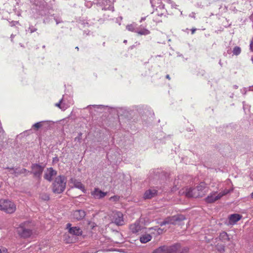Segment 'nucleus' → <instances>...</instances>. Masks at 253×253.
<instances>
[{
	"instance_id": "f257e3e1",
	"label": "nucleus",
	"mask_w": 253,
	"mask_h": 253,
	"mask_svg": "<svg viewBox=\"0 0 253 253\" xmlns=\"http://www.w3.org/2000/svg\"><path fill=\"white\" fill-rule=\"evenodd\" d=\"M149 188L147 190H162L167 188L166 186L171 185L167 173L160 170H153L148 178Z\"/></svg>"
},
{
	"instance_id": "f03ea898",
	"label": "nucleus",
	"mask_w": 253,
	"mask_h": 253,
	"mask_svg": "<svg viewBox=\"0 0 253 253\" xmlns=\"http://www.w3.org/2000/svg\"><path fill=\"white\" fill-rule=\"evenodd\" d=\"M34 229V224L32 222L25 221L19 225L16 232L21 238L26 239L33 235Z\"/></svg>"
},
{
	"instance_id": "7ed1b4c3",
	"label": "nucleus",
	"mask_w": 253,
	"mask_h": 253,
	"mask_svg": "<svg viewBox=\"0 0 253 253\" xmlns=\"http://www.w3.org/2000/svg\"><path fill=\"white\" fill-rule=\"evenodd\" d=\"M16 210V206L12 201L8 199H0V211L8 214L14 213Z\"/></svg>"
},
{
	"instance_id": "20e7f679",
	"label": "nucleus",
	"mask_w": 253,
	"mask_h": 253,
	"mask_svg": "<svg viewBox=\"0 0 253 253\" xmlns=\"http://www.w3.org/2000/svg\"><path fill=\"white\" fill-rule=\"evenodd\" d=\"M180 249L179 244H175L171 246H161L154 250L152 253H176Z\"/></svg>"
},
{
	"instance_id": "39448f33",
	"label": "nucleus",
	"mask_w": 253,
	"mask_h": 253,
	"mask_svg": "<svg viewBox=\"0 0 253 253\" xmlns=\"http://www.w3.org/2000/svg\"><path fill=\"white\" fill-rule=\"evenodd\" d=\"M67 178L63 175H60L55 177L53 185V190H65L66 186Z\"/></svg>"
},
{
	"instance_id": "423d86ee",
	"label": "nucleus",
	"mask_w": 253,
	"mask_h": 253,
	"mask_svg": "<svg viewBox=\"0 0 253 253\" xmlns=\"http://www.w3.org/2000/svg\"><path fill=\"white\" fill-rule=\"evenodd\" d=\"M129 229L133 233L139 234L145 232V227L143 222L137 220L135 223L130 225Z\"/></svg>"
},
{
	"instance_id": "0eeeda50",
	"label": "nucleus",
	"mask_w": 253,
	"mask_h": 253,
	"mask_svg": "<svg viewBox=\"0 0 253 253\" xmlns=\"http://www.w3.org/2000/svg\"><path fill=\"white\" fill-rule=\"evenodd\" d=\"M185 219V217L183 215H176L166 218L164 221L160 223L161 226L166 224H176L179 222Z\"/></svg>"
},
{
	"instance_id": "6e6552de",
	"label": "nucleus",
	"mask_w": 253,
	"mask_h": 253,
	"mask_svg": "<svg viewBox=\"0 0 253 253\" xmlns=\"http://www.w3.org/2000/svg\"><path fill=\"white\" fill-rule=\"evenodd\" d=\"M227 193L225 191L218 193L217 191H213L208 195L205 200L207 203H212L220 199L223 195L227 194Z\"/></svg>"
},
{
	"instance_id": "1a4fd4ad",
	"label": "nucleus",
	"mask_w": 253,
	"mask_h": 253,
	"mask_svg": "<svg viewBox=\"0 0 253 253\" xmlns=\"http://www.w3.org/2000/svg\"><path fill=\"white\" fill-rule=\"evenodd\" d=\"M32 170L30 171L29 173H32L34 177L37 178H41L43 169L44 166L39 164H33L31 166Z\"/></svg>"
},
{
	"instance_id": "9d476101",
	"label": "nucleus",
	"mask_w": 253,
	"mask_h": 253,
	"mask_svg": "<svg viewBox=\"0 0 253 253\" xmlns=\"http://www.w3.org/2000/svg\"><path fill=\"white\" fill-rule=\"evenodd\" d=\"M61 101H62L63 103V107L62 108V111H65L71 105L74 104V100L72 96L67 94H64L63 95L62 98H61Z\"/></svg>"
},
{
	"instance_id": "9b49d317",
	"label": "nucleus",
	"mask_w": 253,
	"mask_h": 253,
	"mask_svg": "<svg viewBox=\"0 0 253 253\" xmlns=\"http://www.w3.org/2000/svg\"><path fill=\"white\" fill-rule=\"evenodd\" d=\"M113 222L117 225H123L125 223L123 214L120 211H114L113 212L112 215Z\"/></svg>"
},
{
	"instance_id": "f8f14e48",
	"label": "nucleus",
	"mask_w": 253,
	"mask_h": 253,
	"mask_svg": "<svg viewBox=\"0 0 253 253\" xmlns=\"http://www.w3.org/2000/svg\"><path fill=\"white\" fill-rule=\"evenodd\" d=\"M72 224L70 223L66 225V228L68 232L73 235L81 236L83 234V231L81 228L78 226L72 227Z\"/></svg>"
},
{
	"instance_id": "ddd939ff",
	"label": "nucleus",
	"mask_w": 253,
	"mask_h": 253,
	"mask_svg": "<svg viewBox=\"0 0 253 253\" xmlns=\"http://www.w3.org/2000/svg\"><path fill=\"white\" fill-rule=\"evenodd\" d=\"M205 191H186L183 192V194L188 198H199L202 197L205 195L204 193Z\"/></svg>"
},
{
	"instance_id": "4468645a",
	"label": "nucleus",
	"mask_w": 253,
	"mask_h": 253,
	"mask_svg": "<svg viewBox=\"0 0 253 253\" xmlns=\"http://www.w3.org/2000/svg\"><path fill=\"white\" fill-rule=\"evenodd\" d=\"M98 3L102 7V9L114 11L113 3L110 0H98Z\"/></svg>"
},
{
	"instance_id": "2eb2a0df",
	"label": "nucleus",
	"mask_w": 253,
	"mask_h": 253,
	"mask_svg": "<svg viewBox=\"0 0 253 253\" xmlns=\"http://www.w3.org/2000/svg\"><path fill=\"white\" fill-rule=\"evenodd\" d=\"M69 185L71 188H75L84 190V187L81 182L74 178H71L69 181Z\"/></svg>"
},
{
	"instance_id": "dca6fc26",
	"label": "nucleus",
	"mask_w": 253,
	"mask_h": 253,
	"mask_svg": "<svg viewBox=\"0 0 253 253\" xmlns=\"http://www.w3.org/2000/svg\"><path fill=\"white\" fill-rule=\"evenodd\" d=\"M57 172L52 168H47V171L44 174L43 177L47 181L51 182L53 180V177L56 175Z\"/></svg>"
},
{
	"instance_id": "f3484780",
	"label": "nucleus",
	"mask_w": 253,
	"mask_h": 253,
	"mask_svg": "<svg viewBox=\"0 0 253 253\" xmlns=\"http://www.w3.org/2000/svg\"><path fill=\"white\" fill-rule=\"evenodd\" d=\"M85 214V211L83 210H76L72 212L71 218L75 220H80L83 219Z\"/></svg>"
},
{
	"instance_id": "a211bd4d",
	"label": "nucleus",
	"mask_w": 253,
	"mask_h": 253,
	"mask_svg": "<svg viewBox=\"0 0 253 253\" xmlns=\"http://www.w3.org/2000/svg\"><path fill=\"white\" fill-rule=\"evenodd\" d=\"M163 0H150V3L152 7H156V10L158 8L165 11V5L162 2Z\"/></svg>"
},
{
	"instance_id": "6ab92c4d",
	"label": "nucleus",
	"mask_w": 253,
	"mask_h": 253,
	"mask_svg": "<svg viewBox=\"0 0 253 253\" xmlns=\"http://www.w3.org/2000/svg\"><path fill=\"white\" fill-rule=\"evenodd\" d=\"M94 107H96L98 109H103V108H108V110L110 109H113L114 110H115L119 114H120L121 113V112H124V111H126V110L125 108H123V107H116V108H114V107H110L108 106H104V105H94L93 106Z\"/></svg>"
},
{
	"instance_id": "aec40b11",
	"label": "nucleus",
	"mask_w": 253,
	"mask_h": 253,
	"mask_svg": "<svg viewBox=\"0 0 253 253\" xmlns=\"http://www.w3.org/2000/svg\"><path fill=\"white\" fill-rule=\"evenodd\" d=\"M50 123V121H43L37 122L35 124H34L32 126V128L33 129H35V130H37L39 128L44 126H48L49 125V124Z\"/></svg>"
},
{
	"instance_id": "412c9836",
	"label": "nucleus",
	"mask_w": 253,
	"mask_h": 253,
	"mask_svg": "<svg viewBox=\"0 0 253 253\" xmlns=\"http://www.w3.org/2000/svg\"><path fill=\"white\" fill-rule=\"evenodd\" d=\"M242 218V215L239 214H233L229 216V223L230 224H234L236 223L237 221L240 220Z\"/></svg>"
},
{
	"instance_id": "4be33fe9",
	"label": "nucleus",
	"mask_w": 253,
	"mask_h": 253,
	"mask_svg": "<svg viewBox=\"0 0 253 253\" xmlns=\"http://www.w3.org/2000/svg\"><path fill=\"white\" fill-rule=\"evenodd\" d=\"M215 240L220 241L225 243L230 240V238L226 232L223 231L220 233L219 237L216 238Z\"/></svg>"
},
{
	"instance_id": "5701e85b",
	"label": "nucleus",
	"mask_w": 253,
	"mask_h": 253,
	"mask_svg": "<svg viewBox=\"0 0 253 253\" xmlns=\"http://www.w3.org/2000/svg\"><path fill=\"white\" fill-rule=\"evenodd\" d=\"M106 193L102 192V191H91V195L95 199H100L104 197Z\"/></svg>"
},
{
	"instance_id": "b1692460",
	"label": "nucleus",
	"mask_w": 253,
	"mask_h": 253,
	"mask_svg": "<svg viewBox=\"0 0 253 253\" xmlns=\"http://www.w3.org/2000/svg\"><path fill=\"white\" fill-rule=\"evenodd\" d=\"M157 191H145L144 194L145 199H149L155 197L157 195Z\"/></svg>"
},
{
	"instance_id": "393cba45",
	"label": "nucleus",
	"mask_w": 253,
	"mask_h": 253,
	"mask_svg": "<svg viewBox=\"0 0 253 253\" xmlns=\"http://www.w3.org/2000/svg\"><path fill=\"white\" fill-rule=\"evenodd\" d=\"M14 176H18L21 174H24L25 175H28L30 173V171H28L24 168L21 169H16V170L14 171Z\"/></svg>"
},
{
	"instance_id": "a878e982",
	"label": "nucleus",
	"mask_w": 253,
	"mask_h": 253,
	"mask_svg": "<svg viewBox=\"0 0 253 253\" xmlns=\"http://www.w3.org/2000/svg\"><path fill=\"white\" fill-rule=\"evenodd\" d=\"M152 239V236L150 234H145L140 238V241L142 243H146L150 241Z\"/></svg>"
},
{
	"instance_id": "bb28decb",
	"label": "nucleus",
	"mask_w": 253,
	"mask_h": 253,
	"mask_svg": "<svg viewBox=\"0 0 253 253\" xmlns=\"http://www.w3.org/2000/svg\"><path fill=\"white\" fill-rule=\"evenodd\" d=\"M136 26L137 24L133 23L132 24L127 25L126 26V29L128 31L136 33V31L137 30Z\"/></svg>"
},
{
	"instance_id": "cd10ccee",
	"label": "nucleus",
	"mask_w": 253,
	"mask_h": 253,
	"mask_svg": "<svg viewBox=\"0 0 253 253\" xmlns=\"http://www.w3.org/2000/svg\"><path fill=\"white\" fill-rule=\"evenodd\" d=\"M43 1L44 0H34L33 1H31V2H33L36 6H39V8H37V9L40 11V8L43 5Z\"/></svg>"
},
{
	"instance_id": "c85d7f7f",
	"label": "nucleus",
	"mask_w": 253,
	"mask_h": 253,
	"mask_svg": "<svg viewBox=\"0 0 253 253\" xmlns=\"http://www.w3.org/2000/svg\"><path fill=\"white\" fill-rule=\"evenodd\" d=\"M136 33L140 35H147L150 34V31L146 29H142L140 30L137 29Z\"/></svg>"
},
{
	"instance_id": "c756f323",
	"label": "nucleus",
	"mask_w": 253,
	"mask_h": 253,
	"mask_svg": "<svg viewBox=\"0 0 253 253\" xmlns=\"http://www.w3.org/2000/svg\"><path fill=\"white\" fill-rule=\"evenodd\" d=\"M79 24H81L83 27H88L89 25H90L87 20L84 19L83 18L79 20Z\"/></svg>"
},
{
	"instance_id": "7c9ffc66",
	"label": "nucleus",
	"mask_w": 253,
	"mask_h": 253,
	"mask_svg": "<svg viewBox=\"0 0 253 253\" xmlns=\"http://www.w3.org/2000/svg\"><path fill=\"white\" fill-rule=\"evenodd\" d=\"M241 52V49L240 47L238 46H236L233 48V49L232 50V52L233 55H239Z\"/></svg>"
},
{
	"instance_id": "2f4dec72",
	"label": "nucleus",
	"mask_w": 253,
	"mask_h": 253,
	"mask_svg": "<svg viewBox=\"0 0 253 253\" xmlns=\"http://www.w3.org/2000/svg\"><path fill=\"white\" fill-rule=\"evenodd\" d=\"M51 16L53 17V19L56 22L57 25L59 24V23H62L63 22L61 17L54 16V14H51Z\"/></svg>"
},
{
	"instance_id": "473e14b6",
	"label": "nucleus",
	"mask_w": 253,
	"mask_h": 253,
	"mask_svg": "<svg viewBox=\"0 0 253 253\" xmlns=\"http://www.w3.org/2000/svg\"><path fill=\"white\" fill-rule=\"evenodd\" d=\"M206 188H207V184L204 182H201L197 186V190H204Z\"/></svg>"
},
{
	"instance_id": "72a5a7b5",
	"label": "nucleus",
	"mask_w": 253,
	"mask_h": 253,
	"mask_svg": "<svg viewBox=\"0 0 253 253\" xmlns=\"http://www.w3.org/2000/svg\"><path fill=\"white\" fill-rule=\"evenodd\" d=\"M216 249L220 252H223L225 250V247L224 245L221 244H217L216 245Z\"/></svg>"
},
{
	"instance_id": "f704fd0d",
	"label": "nucleus",
	"mask_w": 253,
	"mask_h": 253,
	"mask_svg": "<svg viewBox=\"0 0 253 253\" xmlns=\"http://www.w3.org/2000/svg\"><path fill=\"white\" fill-rule=\"evenodd\" d=\"M5 169H7L9 172L14 175V171L16 170V169H15L13 167H7Z\"/></svg>"
},
{
	"instance_id": "c9c22d12",
	"label": "nucleus",
	"mask_w": 253,
	"mask_h": 253,
	"mask_svg": "<svg viewBox=\"0 0 253 253\" xmlns=\"http://www.w3.org/2000/svg\"><path fill=\"white\" fill-rule=\"evenodd\" d=\"M37 29L34 27L32 25H30L28 28V31L30 32V33H33L36 31H37Z\"/></svg>"
},
{
	"instance_id": "e433bc0d",
	"label": "nucleus",
	"mask_w": 253,
	"mask_h": 253,
	"mask_svg": "<svg viewBox=\"0 0 253 253\" xmlns=\"http://www.w3.org/2000/svg\"><path fill=\"white\" fill-rule=\"evenodd\" d=\"M55 106L58 107L59 108H60L61 110H62V108L63 107V103H62V101H61V99L60 100L59 102L55 104Z\"/></svg>"
},
{
	"instance_id": "4c0bfd02",
	"label": "nucleus",
	"mask_w": 253,
	"mask_h": 253,
	"mask_svg": "<svg viewBox=\"0 0 253 253\" xmlns=\"http://www.w3.org/2000/svg\"><path fill=\"white\" fill-rule=\"evenodd\" d=\"M0 253H8L7 250L5 247H0Z\"/></svg>"
},
{
	"instance_id": "58836bf2",
	"label": "nucleus",
	"mask_w": 253,
	"mask_h": 253,
	"mask_svg": "<svg viewBox=\"0 0 253 253\" xmlns=\"http://www.w3.org/2000/svg\"><path fill=\"white\" fill-rule=\"evenodd\" d=\"M120 197L118 196H115L113 197H111L110 198L111 200H113L114 201H118L119 200Z\"/></svg>"
},
{
	"instance_id": "ea45409f",
	"label": "nucleus",
	"mask_w": 253,
	"mask_h": 253,
	"mask_svg": "<svg viewBox=\"0 0 253 253\" xmlns=\"http://www.w3.org/2000/svg\"><path fill=\"white\" fill-rule=\"evenodd\" d=\"M178 183V182L176 180H175L173 184L174 185L175 188H173V190H178L180 188L179 187H177Z\"/></svg>"
},
{
	"instance_id": "a19ab883",
	"label": "nucleus",
	"mask_w": 253,
	"mask_h": 253,
	"mask_svg": "<svg viewBox=\"0 0 253 253\" xmlns=\"http://www.w3.org/2000/svg\"><path fill=\"white\" fill-rule=\"evenodd\" d=\"M45 196H44V197H43V196H42V198L44 200H49V196L47 195H44Z\"/></svg>"
},
{
	"instance_id": "79ce46f5",
	"label": "nucleus",
	"mask_w": 253,
	"mask_h": 253,
	"mask_svg": "<svg viewBox=\"0 0 253 253\" xmlns=\"http://www.w3.org/2000/svg\"><path fill=\"white\" fill-rule=\"evenodd\" d=\"M42 16H46L48 15V14H50L48 12L47 13L45 12L44 11H42L40 13Z\"/></svg>"
},
{
	"instance_id": "37998d69",
	"label": "nucleus",
	"mask_w": 253,
	"mask_h": 253,
	"mask_svg": "<svg viewBox=\"0 0 253 253\" xmlns=\"http://www.w3.org/2000/svg\"><path fill=\"white\" fill-rule=\"evenodd\" d=\"M247 88H243L241 89V92L242 94H245L247 92Z\"/></svg>"
},
{
	"instance_id": "c03bdc74",
	"label": "nucleus",
	"mask_w": 253,
	"mask_h": 253,
	"mask_svg": "<svg viewBox=\"0 0 253 253\" xmlns=\"http://www.w3.org/2000/svg\"><path fill=\"white\" fill-rule=\"evenodd\" d=\"M164 0L169 4H171L172 7H174V3L173 4V2L171 0Z\"/></svg>"
},
{
	"instance_id": "a18cd8bd",
	"label": "nucleus",
	"mask_w": 253,
	"mask_h": 253,
	"mask_svg": "<svg viewBox=\"0 0 253 253\" xmlns=\"http://www.w3.org/2000/svg\"><path fill=\"white\" fill-rule=\"evenodd\" d=\"M18 23V22H17V21H12L11 22V26H14L15 25L16 23Z\"/></svg>"
},
{
	"instance_id": "49530a36",
	"label": "nucleus",
	"mask_w": 253,
	"mask_h": 253,
	"mask_svg": "<svg viewBox=\"0 0 253 253\" xmlns=\"http://www.w3.org/2000/svg\"><path fill=\"white\" fill-rule=\"evenodd\" d=\"M250 49L253 51V42H252L251 43H250Z\"/></svg>"
},
{
	"instance_id": "de8ad7c7",
	"label": "nucleus",
	"mask_w": 253,
	"mask_h": 253,
	"mask_svg": "<svg viewBox=\"0 0 253 253\" xmlns=\"http://www.w3.org/2000/svg\"><path fill=\"white\" fill-rule=\"evenodd\" d=\"M146 19V17H142L141 20H140V22H142L143 21L145 20Z\"/></svg>"
},
{
	"instance_id": "09e8293b",
	"label": "nucleus",
	"mask_w": 253,
	"mask_h": 253,
	"mask_svg": "<svg viewBox=\"0 0 253 253\" xmlns=\"http://www.w3.org/2000/svg\"><path fill=\"white\" fill-rule=\"evenodd\" d=\"M14 37H15V35H13V34H12V35H11V36H10V38H11V41H13V38H14Z\"/></svg>"
},
{
	"instance_id": "8fccbe9b",
	"label": "nucleus",
	"mask_w": 253,
	"mask_h": 253,
	"mask_svg": "<svg viewBox=\"0 0 253 253\" xmlns=\"http://www.w3.org/2000/svg\"><path fill=\"white\" fill-rule=\"evenodd\" d=\"M166 78L167 79H168V80H169L170 79V76H169V75H167L166 76Z\"/></svg>"
},
{
	"instance_id": "3c124183",
	"label": "nucleus",
	"mask_w": 253,
	"mask_h": 253,
	"mask_svg": "<svg viewBox=\"0 0 253 253\" xmlns=\"http://www.w3.org/2000/svg\"><path fill=\"white\" fill-rule=\"evenodd\" d=\"M196 29H192V30H191V31H192V34H193L195 33V31H196Z\"/></svg>"
},
{
	"instance_id": "603ef678",
	"label": "nucleus",
	"mask_w": 253,
	"mask_h": 253,
	"mask_svg": "<svg viewBox=\"0 0 253 253\" xmlns=\"http://www.w3.org/2000/svg\"><path fill=\"white\" fill-rule=\"evenodd\" d=\"M249 90L253 91V86H250Z\"/></svg>"
},
{
	"instance_id": "864d4df0",
	"label": "nucleus",
	"mask_w": 253,
	"mask_h": 253,
	"mask_svg": "<svg viewBox=\"0 0 253 253\" xmlns=\"http://www.w3.org/2000/svg\"><path fill=\"white\" fill-rule=\"evenodd\" d=\"M233 88L234 89H237L238 88V86H237V85H233Z\"/></svg>"
},
{
	"instance_id": "5fc2aeb1",
	"label": "nucleus",
	"mask_w": 253,
	"mask_h": 253,
	"mask_svg": "<svg viewBox=\"0 0 253 253\" xmlns=\"http://www.w3.org/2000/svg\"><path fill=\"white\" fill-rule=\"evenodd\" d=\"M227 53H228V54H230V53H231V49H228V50H227Z\"/></svg>"
},
{
	"instance_id": "6e6d98bb",
	"label": "nucleus",
	"mask_w": 253,
	"mask_h": 253,
	"mask_svg": "<svg viewBox=\"0 0 253 253\" xmlns=\"http://www.w3.org/2000/svg\"><path fill=\"white\" fill-rule=\"evenodd\" d=\"M84 34H86V35H88V33H87L86 31H84Z\"/></svg>"
},
{
	"instance_id": "4d7b16f0",
	"label": "nucleus",
	"mask_w": 253,
	"mask_h": 253,
	"mask_svg": "<svg viewBox=\"0 0 253 253\" xmlns=\"http://www.w3.org/2000/svg\"><path fill=\"white\" fill-rule=\"evenodd\" d=\"M54 191V192H56V191ZM58 191H59V192H57V193H58V194H60V193H61V192L62 191H57V192H58Z\"/></svg>"
},
{
	"instance_id": "13d9d810",
	"label": "nucleus",
	"mask_w": 253,
	"mask_h": 253,
	"mask_svg": "<svg viewBox=\"0 0 253 253\" xmlns=\"http://www.w3.org/2000/svg\"><path fill=\"white\" fill-rule=\"evenodd\" d=\"M127 42V40H125L124 41V43H126Z\"/></svg>"
},
{
	"instance_id": "bf43d9fd",
	"label": "nucleus",
	"mask_w": 253,
	"mask_h": 253,
	"mask_svg": "<svg viewBox=\"0 0 253 253\" xmlns=\"http://www.w3.org/2000/svg\"><path fill=\"white\" fill-rule=\"evenodd\" d=\"M163 14H164V13H161L160 14H159L158 15L160 16H162Z\"/></svg>"
},
{
	"instance_id": "052dcab7",
	"label": "nucleus",
	"mask_w": 253,
	"mask_h": 253,
	"mask_svg": "<svg viewBox=\"0 0 253 253\" xmlns=\"http://www.w3.org/2000/svg\"><path fill=\"white\" fill-rule=\"evenodd\" d=\"M251 61H252V63H253V57H252L251 58Z\"/></svg>"
},
{
	"instance_id": "680f3d73",
	"label": "nucleus",
	"mask_w": 253,
	"mask_h": 253,
	"mask_svg": "<svg viewBox=\"0 0 253 253\" xmlns=\"http://www.w3.org/2000/svg\"><path fill=\"white\" fill-rule=\"evenodd\" d=\"M233 94L232 93V94H231V95H230V97H231V98H233Z\"/></svg>"
},
{
	"instance_id": "e2e57ef3",
	"label": "nucleus",
	"mask_w": 253,
	"mask_h": 253,
	"mask_svg": "<svg viewBox=\"0 0 253 253\" xmlns=\"http://www.w3.org/2000/svg\"><path fill=\"white\" fill-rule=\"evenodd\" d=\"M94 190H99V189L97 188H95Z\"/></svg>"
},
{
	"instance_id": "0e129e2a",
	"label": "nucleus",
	"mask_w": 253,
	"mask_h": 253,
	"mask_svg": "<svg viewBox=\"0 0 253 253\" xmlns=\"http://www.w3.org/2000/svg\"><path fill=\"white\" fill-rule=\"evenodd\" d=\"M251 196H252V198H253V192L252 193V194H251Z\"/></svg>"
},
{
	"instance_id": "69168bd1",
	"label": "nucleus",
	"mask_w": 253,
	"mask_h": 253,
	"mask_svg": "<svg viewBox=\"0 0 253 253\" xmlns=\"http://www.w3.org/2000/svg\"><path fill=\"white\" fill-rule=\"evenodd\" d=\"M186 190H192L191 188H189V189H186Z\"/></svg>"
},
{
	"instance_id": "338daca9",
	"label": "nucleus",
	"mask_w": 253,
	"mask_h": 253,
	"mask_svg": "<svg viewBox=\"0 0 253 253\" xmlns=\"http://www.w3.org/2000/svg\"><path fill=\"white\" fill-rule=\"evenodd\" d=\"M219 64L220 65H221V61H219Z\"/></svg>"
},
{
	"instance_id": "774afa93",
	"label": "nucleus",
	"mask_w": 253,
	"mask_h": 253,
	"mask_svg": "<svg viewBox=\"0 0 253 253\" xmlns=\"http://www.w3.org/2000/svg\"><path fill=\"white\" fill-rule=\"evenodd\" d=\"M76 48L78 49V50H79V47H76Z\"/></svg>"
}]
</instances>
